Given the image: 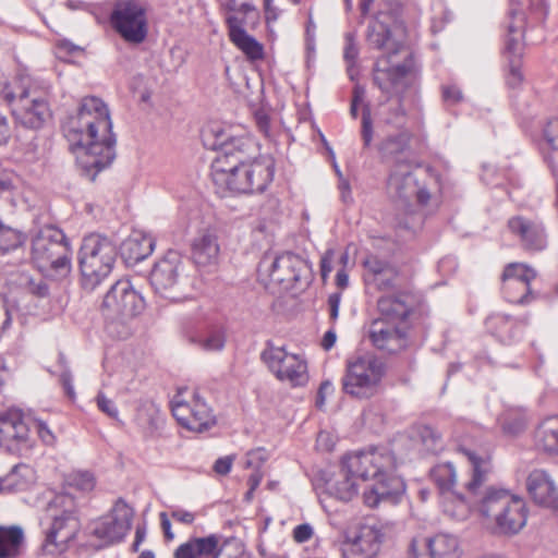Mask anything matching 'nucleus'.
<instances>
[{
	"label": "nucleus",
	"mask_w": 558,
	"mask_h": 558,
	"mask_svg": "<svg viewBox=\"0 0 558 558\" xmlns=\"http://www.w3.org/2000/svg\"><path fill=\"white\" fill-rule=\"evenodd\" d=\"M395 468V457L387 449L357 451L343 457L338 472H323L315 485H323L324 493L336 499L349 501L357 494V481H362L364 502L375 508L384 501L395 504L404 492L403 481L393 474Z\"/></svg>",
	"instance_id": "obj_1"
},
{
	"label": "nucleus",
	"mask_w": 558,
	"mask_h": 558,
	"mask_svg": "<svg viewBox=\"0 0 558 558\" xmlns=\"http://www.w3.org/2000/svg\"><path fill=\"white\" fill-rule=\"evenodd\" d=\"M62 130L77 165L90 180L113 161L116 137L108 107L100 98H83Z\"/></svg>",
	"instance_id": "obj_2"
},
{
	"label": "nucleus",
	"mask_w": 558,
	"mask_h": 558,
	"mask_svg": "<svg viewBox=\"0 0 558 558\" xmlns=\"http://www.w3.org/2000/svg\"><path fill=\"white\" fill-rule=\"evenodd\" d=\"M471 464V478L465 490L474 499L485 524L495 534L514 535L526 524L527 510L524 499L507 489L489 485L493 465L488 457H480L470 449L460 448Z\"/></svg>",
	"instance_id": "obj_3"
},
{
	"label": "nucleus",
	"mask_w": 558,
	"mask_h": 558,
	"mask_svg": "<svg viewBox=\"0 0 558 558\" xmlns=\"http://www.w3.org/2000/svg\"><path fill=\"white\" fill-rule=\"evenodd\" d=\"M145 310V300L128 279L118 280L104 296L100 312L106 332L117 339L130 337L134 320Z\"/></svg>",
	"instance_id": "obj_4"
},
{
	"label": "nucleus",
	"mask_w": 558,
	"mask_h": 558,
	"mask_svg": "<svg viewBox=\"0 0 558 558\" xmlns=\"http://www.w3.org/2000/svg\"><path fill=\"white\" fill-rule=\"evenodd\" d=\"M438 187V177L432 171L423 173L413 170L407 161H398L390 170L387 180L389 197L404 210H410L413 202L426 205L433 190Z\"/></svg>",
	"instance_id": "obj_5"
},
{
	"label": "nucleus",
	"mask_w": 558,
	"mask_h": 558,
	"mask_svg": "<svg viewBox=\"0 0 558 558\" xmlns=\"http://www.w3.org/2000/svg\"><path fill=\"white\" fill-rule=\"evenodd\" d=\"M51 523L45 530L41 545L44 556L57 557L68 550L80 532L81 523L76 515V504L70 493L56 495L48 504Z\"/></svg>",
	"instance_id": "obj_6"
},
{
	"label": "nucleus",
	"mask_w": 558,
	"mask_h": 558,
	"mask_svg": "<svg viewBox=\"0 0 558 558\" xmlns=\"http://www.w3.org/2000/svg\"><path fill=\"white\" fill-rule=\"evenodd\" d=\"M387 58L377 60L374 68V83L387 95L386 101L379 105V117L388 125L398 129L407 122V113L402 105V92L405 87L404 78L412 70L411 60L402 65L390 68Z\"/></svg>",
	"instance_id": "obj_7"
},
{
	"label": "nucleus",
	"mask_w": 558,
	"mask_h": 558,
	"mask_svg": "<svg viewBox=\"0 0 558 558\" xmlns=\"http://www.w3.org/2000/svg\"><path fill=\"white\" fill-rule=\"evenodd\" d=\"M118 255L116 244L107 236L92 233L83 239L78 264L82 286L94 290L111 272Z\"/></svg>",
	"instance_id": "obj_8"
},
{
	"label": "nucleus",
	"mask_w": 558,
	"mask_h": 558,
	"mask_svg": "<svg viewBox=\"0 0 558 558\" xmlns=\"http://www.w3.org/2000/svg\"><path fill=\"white\" fill-rule=\"evenodd\" d=\"M32 258L41 271L66 275L71 269V248L65 234L58 228H43L32 241Z\"/></svg>",
	"instance_id": "obj_9"
},
{
	"label": "nucleus",
	"mask_w": 558,
	"mask_h": 558,
	"mask_svg": "<svg viewBox=\"0 0 558 558\" xmlns=\"http://www.w3.org/2000/svg\"><path fill=\"white\" fill-rule=\"evenodd\" d=\"M512 8L510 11L512 21L508 25V37L506 39V50L513 58L509 60V72L507 75V84L511 88L518 87L523 81V74L519 57L521 54L520 39L522 37L524 25L523 7L527 3L529 10L535 22H543L547 16L548 7L546 0H510Z\"/></svg>",
	"instance_id": "obj_10"
},
{
	"label": "nucleus",
	"mask_w": 558,
	"mask_h": 558,
	"mask_svg": "<svg viewBox=\"0 0 558 558\" xmlns=\"http://www.w3.org/2000/svg\"><path fill=\"white\" fill-rule=\"evenodd\" d=\"M386 372L385 363L373 354H364L350 361L342 379L345 393L367 399L377 392Z\"/></svg>",
	"instance_id": "obj_11"
},
{
	"label": "nucleus",
	"mask_w": 558,
	"mask_h": 558,
	"mask_svg": "<svg viewBox=\"0 0 558 558\" xmlns=\"http://www.w3.org/2000/svg\"><path fill=\"white\" fill-rule=\"evenodd\" d=\"M306 272V262L291 252H286L279 256L265 254L257 267L260 282L266 287L270 284L278 286L282 290L293 289Z\"/></svg>",
	"instance_id": "obj_12"
},
{
	"label": "nucleus",
	"mask_w": 558,
	"mask_h": 558,
	"mask_svg": "<svg viewBox=\"0 0 558 558\" xmlns=\"http://www.w3.org/2000/svg\"><path fill=\"white\" fill-rule=\"evenodd\" d=\"M110 23L125 43L140 45L148 34L147 8L140 0H118Z\"/></svg>",
	"instance_id": "obj_13"
},
{
	"label": "nucleus",
	"mask_w": 558,
	"mask_h": 558,
	"mask_svg": "<svg viewBox=\"0 0 558 558\" xmlns=\"http://www.w3.org/2000/svg\"><path fill=\"white\" fill-rule=\"evenodd\" d=\"M19 89V93H15L4 86L2 89L4 100L10 105L16 102L13 113L19 123L29 129H39L50 117L47 101L36 95L34 89L24 86Z\"/></svg>",
	"instance_id": "obj_14"
},
{
	"label": "nucleus",
	"mask_w": 558,
	"mask_h": 558,
	"mask_svg": "<svg viewBox=\"0 0 558 558\" xmlns=\"http://www.w3.org/2000/svg\"><path fill=\"white\" fill-rule=\"evenodd\" d=\"M262 360L279 380L292 387L305 386L308 381L306 361L298 354L283 348L268 347L263 351Z\"/></svg>",
	"instance_id": "obj_15"
},
{
	"label": "nucleus",
	"mask_w": 558,
	"mask_h": 558,
	"mask_svg": "<svg viewBox=\"0 0 558 558\" xmlns=\"http://www.w3.org/2000/svg\"><path fill=\"white\" fill-rule=\"evenodd\" d=\"M31 423L17 410L0 414V449L13 454H24L34 446Z\"/></svg>",
	"instance_id": "obj_16"
},
{
	"label": "nucleus",
	"mask_w": 558,
	"mask_h": 558,
	"mask_svg": "<svg viewBox=\"0 0 558 558\" xmlns=\"http://www.w3.org/2000/svg\"><path fill=\"white\" fill-rule=\"evenodd\" d=\"M202 141L207 149L218 150L215 159H229L240 151L256 150V143L245 135H234L231 128L213 122L202 131Z\"/></svg>",
	"instance_id": "obj_17"
},
{
	"label": "nucleus",
	"mask_w": 558,
	"mask_h": 558,
	"mask_svg": "<svg viewBox=\"0 0 558 558\" xmlns=\"http://www.w3.org/2000/svg\"><path fill=\"white\" fill-rule=\"evenodd\" d=\"M536 271L523 263L508 264L501 275V289L506 300L513 304L526 305L536 300L537 293L531 289Z\"/></svg>",
	"instance_id": "obj_18"
},
{
	"label": "nucleus",
	"mask_w": 558,
	"mask_h": 558,
	"mask_svg": "<svg viewBox=\"0 0 558 558\" xmlns=\"http://www.w3.org/2000/svg\"><path fill=\"white\" fill-rule=\"evenodd\" d=\"M133 517V509L123 499H118L110 514L90 524V533L105 544L120 542L131 530Z\"/></svg>",
	"instance_id": "obj_19"
},
{
	"label": "nucleus",
	"mask_w": 558,
	"mask_h": 558,
	"mask_svg": "<svg viewBox=\"0 0 558 558\" xmlns=\"http://www.w3.org/2000/svg\"><path fill=\"white\" fill-rule=\"evenodd\" d=\"M172 414L181 426L195 433L207 430L215 424L211 409L197 393L190 400L177 396L172 401Z\"/></svg>",
	"instance_id": "obj_20"
},
{
	"label": "nucleus",
	"mask_w": 558,
	"mask_h": 558,
	"mask_svg": "<svg viewBox=\"0 0 558 558\" xmlns=\"http://www.w3.org/2000/svg\"><path fill=\"white\" fill-rule=\"evenodd\" d=\"M256 150H244L229 159H215L211 163V178L217 193L226 196L228 193H243L238 190V183L242 182L243 163L252 158Z\"/></svg>",
	"instance_id": "obj_21"
},
{
	"label": "nucleus",
	"mask_w": 558,
	"mask_h": 558,
	"mask_svg": "<svg viewBox=\"0 0 558 558\" xmlns=\"http://www.w3.org/2000/svg\"><path fill=\"white\" fill-rule=\"evenodd\" d=\"M182 269V259L178 252L169 251L159 259L151 272L150 284L155 292L171 301L178 300L175 294L179 277Z\"/></svg>",
	"instance_id": "obj_22"
},
{
	"label": "nucleus",
	"mask_w": 558,
	"mask_h": 558,
	"mask_svg": "<svg viewBox=\"0 0 558 558\" xmlns=\"http://www.w3.org/2000/svg\"><path fill=\"white\" fill-rule=\"evenodd\" d=\"M243 181L239 182L238 190L243 194L260 193L265 191L274 178V160L269 156L252 155L248 161L243 163Z\"/></svg>",
	"instance_id": "obj_23"
},
{
	"label": "nucleus",
	"mask_w": 558,
	"mask_h": 558,
	"mask_svg": "<svg viewBox=\"0 0 558 558\" xmlns=\"http://www.w3.org/2000/svg\"><path fill=\"white\" fill-rule=\"evenodd\" d=\"M392 15L389 12H379L368 25L367 41L368 44L377 49L386 50L387 56H383L381 59L387 58L390 60L389 66L392 69L397 65H402L407 60H413L410 54L404 57L402 63L395 62L393 57L400 51L401 46L398 45L391 38L390 24L392 22ZM380 60V58L378 59Z\"/></svg>",
	"instance_id": "obj_24"
},
{
	"label": "nucleus",
	"mask_w": 558,
	"mask_h": 558,
	"mask_svg": "<svg viewBox=\"0 0 558 558\" xmlns=\"http://www.w3.org/2000/svg\"><path fill=\"white\" fill-rule=\"evenodd\" d=\"M368 338L375 348L390 354L398 353L408 345L407 328L385 319L372 322Z\"/></svg>",
	"instance_id": "obj_25"
},
{
	"label": "nucleus",
	"mask_w": 558,
	"mask_h": 558,
	"mask_svg": "<svg viewBox=\"0 0 558 558\" xmlns=\"http://www.w3.org/2000/svg\"><path fill=\"white\" fill-rule=\"evenodd\" d=\"M508 228L525 251L538 252L547 246V234L537 220L515 216L508 220Z\"/></svg>",
	"instance_id": "obj_26"
},
{
	"label": "nucleus",
	"mask_w": 558,
	"mask_h": 558,
	"mask_svg": "<svg viewBox=\"0 0 558 558\" xmlns=\"http://www.w3.org/2000/svg\"><path fill=\"white\" fill-rule=\"evenodd\" d=\"M415 300L410 293L401 292L398 294L384 295L377 302V307L380 313L378 319H385L407 328V319L413 312Z\"/></svg>",
	"instance_id": "obj_27"
},
{
	"label": "nucleus",
	"mask_w": 558,
	"mask_h": 558,
	"mask_svg": "<svg viewBox=\"0 0 558 558\" xmlns=\"http://www.w3.org/2000/svg\"><path fill=\"white\" fill-rule=\"evenodd\" d=\"M526 488L536 504L558 510V488L546 471H532L526 480Z\"/></svg>",
	"instance_id": "obj_28"
},
{
	"label": "nucleus",
	"mask_w": 558,
	"mask_h": 558,
	"mask_svg": "<svg viewBox=\"0 0 558 558\" xmlns=\"http://www.w3.org/2000/svg\"><path fill=\"white\" fill-rule=\"evenodd\" d=\"M222 536L209 534L204 537H191L174 551V558H220L223 546Z\"/></svg>",
	"instance_id": "obj_29"
},
{
	"label": "nucleus",
	"mask_w": 558,
	"mask_h": 558,
	"mask_svg": "<svg viewBox=\"0 0 558 558\" xmlns=\"http://www.w3.org/2000/svg\"><path fill=\"white\" fill-rule=\"evenodd\" d=\"M383 542V534L374 526H362L359 535L352 541L344 543L341 551L344 558L375 557Z\"/></svg>",
	"instance_id": "obj_30"
},
{
	"label": "nucleus",
	"mask_w": 558,
	"mask_h": 558,
	"mask_svg": "<svg viewBox=\"0 0 558 558\" xmlns=\"http://www.w3.org/2000/svg\"><path fill=\"white\" fill-rule=\"evenodd\" d=\"M363 277L367 287L389 290L396 286L398 270L388 262L372 255L364 260Z\"/></svg>",
	"instance_id": "obj_31"
},
{
	"label": "nucleus",
	"mask_w": 558,
	"mask_h": 558,
	"mask_svg": "<svg viewBox=\"0 0 558 558\" xmlns=\"http://www.w3.org/2000/svg\"><path fill=\"white\" fill-rule=\"evenodd\" d=\"M226 21L230 40L246 56L248 60H262L264 58V47L253 36L246 33L243 27L244 19L235 15H228Z\"/></svg>",
	"instance_id": "obj_32"
},
{
	"label": "nucleus",
	"mask_w": 558,
	"mask_h": 558,
	"mask_svg": "<svg viewBox=\"0 0 558 558\" xmlns=\"http://www.w3.org/2000/svg\"><path fill=\"white\" fill-rule=\"evenodd\" d=\"M155 247L151 235L135 231L121 245V255L128 262L136 264L148 257Z\"/></svg>",
	"instance_id": "obj_33"
},
{
	"label": "nucleus",
	"mask_w": 558,
	"mask_h": 558,
	"mask_svg": "<svg viewBox=\"0 0 558 558\" xmlns=\"http://www.w3.org/2000/svg\"><path fill=\"white\" fill-rule=\"evenodd\" d=\"M33 482V469L24 463L16 464L5 476L0 477V494L26 490Z\"/></svg>",
	"instance_id": "obj_34"
},
{
	"label": "nucleus",
	"mask_w": 558,
	"mask_h": 558,
	"mask_svg": "<svg viewBox=\"0 0 558 558\" xmlns=\"http://www.w3.org/2000/svg\"><path fill=\"white\" fill-rule=\"evenodd\" d=\"M219 251L216 235L206 232L194 240L192 257L197 265L207 266L217 262Z\"/></svg>",
	"instance_id": "obj_35"
},
{
	"label": "nucleus",
	"mask_w": 558,
	"mask_h": 558,
	"mask_svg": "<svg viewBox=\"0 0 558 558\" xmlns=\"http://www.w3.org/2000/svg\"><path fill=\"white\" fill-rule=\"evenodd\" d=\"M462 550L457 536L438 533L429 537V558H461Z\"/></svg>",
	"instance_id": "obj_36"
},
{
	"label": "nucleus",
	"mask_w": 558,
	"mask_h": 558,
	"mask_svg": "<svg viewBox=\"0 0 558 558\" xmlns=\"http://www.w3.org/2000/svg\"><path fill=\"white\" fill-rule=\"evenodd\" d=\"M535 442L538 449L548 452H558V415L546 417L535 432Z\"/></svg>",
	"instance_id": "obj_37"
},
{
	"label": "nucleus",
	"mask_w": 558,
	"mask_h": 558,
	"mask_svg": "<svg viewBox=\"0 0 558 558\" xmlns=\"http://www.w3.org/2000/svg\"><path fill=\"white\" fill-rule=\"evenodd\" d=\"M466 494L469 493L466 492ZM440 497L444 513L457 521H463L469 517L471 512V504L476 507L473 501L474 499L470 495H468L469 500L456 492H449Z\"/></svg>",
	"instance_id": "obj_38"
},
{
	"label": "nucleus",
	"mask_w": 558,
	"mask_h": 558,
	"mask_svg": "<svg viewBox=\"0 0 558 558\" xmlns=\"http://www.w3.org/2000/svg\"><path fill=\"white\" fill-rule=\"evenodd\" d=\"M24 532L20 526H0V558H15L20 555Z\"/></svg>",
	"instance_id": "obj_39"
},
{
	"label": "nucleus",
	"mask_w": 558,
	"mask_h": 558,
	"mask_svg": "<svg viewBox=\"0 0 558 558\" xmlns=\"http://www.w3.org/2000/svg\"><path fill=\"white\" fill-rule=\"evenodd\" d=\"M430 477L438 487L440 496L453 492L452 488L457 482V472L452 463L445 462L435 465L430 470Z\"/></svg>",
	"instance_id": "obj_40"
},
{
	"label": "nucleus",
	"mask_w": 558,
	"mask_h": 558,
	"mask_svg": "<svg viewBox=\"0 0 558 558\" xmlns=\"http://www.w3.org/2000/svg\"><path fill=\"white\" fill-rule=\"evenodd\" d=\"M411 138V133L408 130H401L397 134L388 135L383 140L378 146L379 153L383 158H389L403 153Z\"/></svg>",
	"instance_id": "obj_41"
},
{
	"label": "nucleus",
	"mask_w": 558,
	"mask_h": 558,
	"mask_svg": "<svg viewBox=\"0 0 558 558\" xmlns=\"http://www.w3.org/2000/svg\"><path fill=\"white\" fill-rule=\"evenodd\" d=\"M502 430L510 436L522 433L527 423L525 411L522 408L509 409L499 418Z\"/></svg>",
	"instance_id": "obj_42"
},
{
	"label": "nucleus",
	"mask_w": 558,
	"mask_h": 558,
	"mask_svg": "<svg viewBox=\"0 0 558 558\" xmlns=\"http://www.w3.org/2000/svg\"><path fill=\"white\" fill-rule=\"evenodd\" d=\"M26 235L0 220V255H5L24 245Z\"/></svg>",
	"instance_id": "obj_43"
},
{
	"label": "nucleus",
	"mask_w": 558,
	"mask_h": 558,
	"mask_svg": "<svg viewBox=\"0 0 558 558\" xmlns=\"http://www.w3.org/2000/svg\"><path fill=\"white\" fill-rule=\"evenodd\" d=\"M138 425L147 435H153L163 423L161 413L154 404L143 407L137 414Z\"/></svg>",
	"instance_id": "obj_44"
},
{
	"label": "nucleus",
	"mask_w": 558,
	"mask_h": 558,
	"mask_svg": "<svg viewBox=\"0 0 558 558\" xmlns=\"http://www.w3.org/2000/svg\"><path fill=\"white\" fill-rule=\"evenodd\" d=\"M196 342L203 350L215 352L223 349L226 339L223 332L216 329L203 337H199Z\"/></svg>",
	"instance_id": "obj_45"
},
{
	"label": "nucleus",
	"mask_w": 558,
	"mask_h": 558,
	"mask_svg": "<svg viewBox=\"0 0 558 558\" xmlns=\"http://www.w3.org/2000/svg\"><path fill=\"white\" fill-rule=\"evenodd\" d=\"M69 486L77 490L87 493L94 489L95 478L92 473L87 471H77L70 475Z\"/></svg>",
	"instance_id": "obj_46"
},
{
	"label": "nucleus",
	"mask_w": 558,
	"mask_h": 558,
	"mask_svg": "<svg viewBox=\"0 0 558 558\" xmlns=\"http://www.w3.org/2000/svg\"><path fill=\"white\" fill-rule=\"evenodd\" d=\"M361 137L364 144V147H368L374 137V128L371 108L368 105H365L362 112V129H361Z\"/></svg>",
	"instance_id": "obj_47"
},
{
	"label": "nucleus",
	"mask_w": 558,
	"mask_h": 558,
	"mask_svg": "<svg viewBox=\"0 0 558 558\" xmlns=\"http://www.w3.org/2000/svg\"><path fill=\"white\" fill-rule=\"evenodd\" d=\"M429 555V538L414 537L408 547V558H427Z\"/></svg>",
	"instance_id": "obj_48"
},
{
	"label": "nucleus",
	"mask_w": 558,
	"mask_h": 558,
	"mask_svg": "<svg viewBox=\"0 0 558 558\" xmlns=\"http://www.w3.org/2000/svg\"><path fill=\"white\" fill-rule=\"evenodd\" d=\"M268 460V453L263 448H257L247 452L244 468L252 469L254 471H260L262 465Z\"/></svg>",
	"instance_id": "obj_49"
},
{
	"label": "nucleus",
	"mask_w": 558,
	"mask_h": 558,
	"mask_svg": "<svg viewBox=\"0 0 558 558\" xmlns=\"http://www.w3.org/2000/svg\"><path fill=\"white\" fill-rule=\"evenodd\" d=\"M225 7L232 13L231 15L235 16H239L238 14L245 16L252 12H256L253 0H227Z\"/></svg>",
	"instance_id": "obj_50"
},
{
	"label": "nucleus",
	"mask_w": 558,
	"mask_h": 558,
	"mask_svg": "<svg viewBox=\"0 0 558 558\" xmlns=\"http://www.w3.org/2000/svg\"><path fill=\"white\" fill-rule=\"evenodd\" d=\"M96 403L101 412H104L111 418L118 420L119 411L114 402L111 399L107 398L104 392H98L96 397Z\"/></svg>",
	"instance_id": "obj_51"
},
{
	"label": "nucleus",
	"mask_w": 558,
	"mask_h": 558,
	"mask_svg": "<svg viewBox=\"0 0 558 558\" xmlns=\"http://www.w3.org/2000/svg\"><path fill=\"white\" fill-rule=\"evenodd\" d=\"M441 93L442 100L447 106H454L463 99L461 89L456 85H444Z\"/></svg>",
	"instance_id": "obj_52"
},
{
	"label": "nucleus",
	"mask_w": 558,
	"mask_h": 558,
	"mask_svg": "<svg viewBox=\"0 0 558 558\" xmlns=\"http://www.w3.org/2000/svg\"><path fill=\"white\" fill-rule=\"evenodd\" d=\"M544 137L553 149H558V119H551L544 129Z\"/></svg>",
	"instance_id": "obj_53"
},
{
	"label": "nucleus",
	"mask_w": 558,
	"mask_h": 558,
	"mask_svg": "<svg viewBox=\"0 0 558 558\" xmlns=\"http://www.w3.org/2000/svg\"><path fill=\"white\" fill-rule=\"evenodd\" d=\"M29 423L37 430V434L44 444L52 445L54 442L56 437L45 422L34 421V422H29Z\"/></svg>",
	"instance_id": "obj_54"
},
{
	"label": "nucleus",
	"mask_w": 558,
	"mask_h": 558,
	"mask_svg": "<svg viewBox=\"0 0 558 558\" xmlns=\"http://www.w3.org/2000/svg\"><path fill=\"white\" fill-rule=\"evenodd\" d=\"M359 49L355 44L354 37L351 34L345 35V46L343 57L348 63H353L357 58Z\"/></svg>",
	"instance_id": "obj_55"
},
{
	"label": "nucleus",
	"mask_w": 558,
	"mask_h": 558,
	"mask_svg": "<svg viewBox=\"0 0 558 558\" xmlns=\"http://www.w3.org/2000/svg\"><path fill=\"white\" fill-rule=\"evenodd\" d=\"M170 515L174 521L185 525L192 524L195 521L196 517L195 513L182 508H173L170 511Z\"/></svg>",
	"instance_id": "obj_56"
},
{
	"label": "nucleus",
	"mask_w": 558,
	"mask_h": 558,
	"mask_svg": "<svg viewBox=\"0 0 558 558\" xmlns=\"http://www.w3.org/2000/svg\"><path fill=\"white\" fill-rule=\"evenodd\" d=\"M19 177L11 172L0 173V193L10 192L16 189Z\"/></svg>",
	"instance_id": "obj_57"
},
{
	"label": "nucleus",
	"mask_w": 558,
	"mask_h": 558,
	"mask_svg": "<svg viewBox=\"0 0 558 558\" xmlns=\"http://www.w3.org/2000/svg\"><path fill=\"white\" fill-rule=\"evenodd\" d=\"M313 535V529L310 524L304 523L294 527L293 538L296 543H305Z\"/></svg>",
	"instance_id": "obj_58"
},
{
	"label": "nucleus",
	"mask_w": 558,
	"mask_h": 558,
	"mask_svg": "<svg viewBox=\"0 0 558 558\" xmlns=\"http://www.w3.org/2000/svg\"><path fill=\"white\" fill-rule=\"evenodd\" d=\"M27 289L32 294L38 298H44L48 294V286L43 279L37 281L29 279L27 282Z\"/></svg>",
	"instance_id": "obj_59"
},
{
	"label": "nucleus",
	"mask_w": 558,
	"mask_h": 558,
	"mask_svg": "<svg viewBox=\"0 0 558 558\" xmlns=\"http://www.w3.org/2000/svg\"><path fill=\"white\" fill-rule=\"evenodd\" d=\"M233 458L226 456L216 460L214 464V471L219 475H227L231 471Z\"/></svg>",
	"instance_id": "obj_60"
},
{
	"label": "nucleus",
	"mask_w": 558,
	"mask_h": 558,
	"mask_svg": "<svg viewBox=\"0 0 558 558\" xmlns=\"http://www.w3.org/2000/svg\"><path fill=\"white\" fill-rule=\"evenodd\" d=\"M263 476H264V474L260 471H257V472L254 471L250 475L248 481H247L250 488H248V490H247V493L245 495V498L247 500H251L253 498V493L259 486V484H260V482L263 480Z\"/></svg>",
	"instance_id": "obj_61"
},
{
	"label": "nucleus",
	"mask_w": 558,
	"mask_h": 558,
	"mask_svg": "<svg viewBox=\"0 0 558 558\" xmlns=\"http://www.w3.org/2000/svg\"><path fill=\"white\" fill-rule=\"evenodd\" d=\"M60 381L65 390V393L70 398H74L75 391L73 387V377L70 371H63L60 375Z\"/></svg>",
	"instance_id": "obj_62"
},
{
	"label": "nucleus",
	"mask_w": 558,
	"mask_h": 558,
	"mask_svg": "<svg viewBox=\"0 0 558 558\" xmlns=\"http://www.w3.org/2000/svg\"><path fill=\"white\" fill-rule=\"evenodd\" d=\"M340 301L341 293H332L328 298L329 314L332 320H336L338 318Z\"/></svg>",
	"instance_id": "obj_63"
},
{
	"label": "nucleus",
	"mask_w": 558,
	"mask_h": 558,
	"mask_svg": "<svg viewBox=\"0 0 558 558\" xmlns=\"http://www.w3.org/2000/svg\"><path fill=\"white\" fill-rule=\"evenodd\" d=\"M332 391H333L332 384L329 380L323 381L318 389L316 405L318 408H322L325 403L326 396L331 393Z\"/></svg>",
	"instance_id": "obj_64"
}]
</instances>
